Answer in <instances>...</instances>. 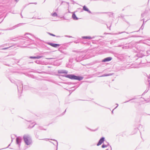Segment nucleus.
<instances>
[{"instance_id": "35", "label": "nucleus", "mask_w": 150, "mask_h": 150, "mask_svg": "<svg viewBox=\"0 0 150 150\" xmlns=\"http://www.w3.org/2000/svg\"><path fill=\"white\" fill-rule=\"evenodd\" d=\"M10 144H9L8 145V146L7 147H6V148H3V149H6V148H8V147H9V146H10Z\"/></svg>"}, {"instance_id": "17", "label": "nucleus", "mask_w": 150, "mask_h": 150, "mask_svg": "<svg viewBox=\"0 0 150 150\" xmlns=\"http://www.w3.org/2000/svg\"><path fill=\"white\" fill-rule=\"evenodd\" d=\"M104 13H107L108 15L110 17H112L113 15V13L112 12H105Z\"/></svg>"}, {"instance_id": "30", "label": "nucleus", "mask_w": 150, "mask_h": 150, "mask_svg": "<svg viewBox=\"0 0 150 150\" xmlns=\"http://www.w3.org/2000/svg\"><path fill=\"white\" fill-rule=\"evenodd\" d=\"M35 125H33L32 126H31V125H29V127L30 128H32L34 127Z\"/></svg>"}, {"instance_id": "46", "label": "nucleus", "mask_w": 150, "mask_h": 150, "mask_svg": "<svg viewBox=\"0 0 150 150\" xmlns=\"http://www.w3.org/2000/svg\"><path fill=\"white\" fill-rule=\"evenodd\" d=\"M113 110H114V109H113V110H112V114H113Z\"/></svg>"}, {"instance_id": "39", "label": "nucleus", "mask_w": 150, "mask_h": 150, "mask_svg": "<svg viewBox=\"0 0 150 150\" xmlns=\"http://www.w3.org/2000/svg\"><path fill=\"white\" fill-rule=\"evenodd\" d=\"M148 91V90H147V91H146H146H145V92H144V93H146V92H147Z\"/></svg>"}, {"instance_id": "43", "label": "nucleus", "mask_w": 150, "mask_h": 150, "mask_svg": "<svg viewBox=\"0 0 150 150\" xmlns=\"http://www.w3.org/2000/svg\"><path fill=\"white\" fill-rule=\"evenodd\" d=\"M65 2L64 1H62V3H61V5L63 3V2Z\"/></svg>"}, {"instance_id": "9", "label": "nucleus", "mask_w": 150, "mask_h": 150, "mask_svg": "<svg viewBox=\"0 0 150 150\" xmlns=\"http://www.w3.org/2000/svg\"><path fill=\"white\" fill-rule=\"evenodd\" d=\"M21 24H19L17 25H15L13 26L11 28H8L7 29L5 30H11L13 29H15V28L18 27Z\"/></svg>"}, {"instance_id": "51", "label": "nucleus", "mask_w": 150, "mask_h": 150, "mask_svg": "<svg viewBox=\"0 0 150 150\" xmlns=\"http://www.w3.org/2000/svg\"><path fill=\"white\" fill-rule=\"evenodd\" d=\"M110 147L111 148V150H112V148H111V146H110Z\"/></svg>"}, {"instance_id": "59", "label": "nucleus", "mask_w": 150, "mask_h": 150, "mask_svg": "<svg viewBox=\"0 0 150 150\" xmlns=\"http://www.w3.org/2000/svg\"><path fill=\"white\" fill-rule=\"evenodd\" d=\"M144 19H142V20H143Z\"/></svg>"}, {"instance_id": "49", "label": "nucleus", "mask_w": 150, "mask_h": 150, "mask_svg": "<svg viewBox=\"0 0 150 150\" xmlns=\"http://www.w3.org/2000/svg\"><path fill=\"white\" fill-rule=\"evenodd\" d=\"M116 104L117 105V106H118V104Z\"/></svg>"}, {"instance_id": "58", "label": "nucleus", "mask_w": 150, "mask_h": 150, "mask_svg": "<svg viewBox=\"0 0 150 150\" xmlns=\"http://www.w3.org/2000/svg\"><path fill=\"white\" fill-rule=\"evenodd\" d=\"M44 139V140H45V139H46V140H47V139Z\"/></svg>"}, {"instance_id": "2", "label": "nucleus", "mask_w": 150, "mask_h": 150, "mask_svg": "<svg viewBox=\"0 0 150 150\" xmlns=\"http://www.w3.org/2000/svg\"><path fill=\"white\" fill-rule=\"evenodd\" d=\"M23 139L26 145H30L32 143V141L31 137L29 135H24L23 137Z\"/></svg>"}, {"instance_id": "26", "label": "nucleus", "mask_w": 150, "mask_h": 150, "mask_svg": "<svg viewBox=\"0 0 150 150\" xmlns=\"http://www.w3.org/2000/svg\"><path fill=\"white\" fill-rule=\"evenodd\" d=\"M35 62L38 64H40V61L39 60H37Z\"/></svg>"}, {"instance_id": "42", "label": "nucleus", "mask_w": 150, "mask_h": 150, "mask_svg": "<svg viewBox=\"0 0 150 150\" xmlns=\"http://www.w3.org/2000/svg\"><path fill=\"white\" fill-rule=\"evenodd\" d=\"M37 19H42V18H37Z\"/></svg>"}, {"instance_id": "19", "label": "nucleus", "mask_w": 150, "mask_h": 150, "mask_svg": "<svg viewBox=\"0 0 150 150\" xmlns=\"http://www.w3.org/2000/svg\"><path fill=\"white\" fill-rule=\"evenodd\" d=\"M112 75V74H104L100 76V77L107 76H111Z\"/></svg>"}, {"instance_id": "23", "label": "nucleus", "mask_w": 150, "mask_h": 150, "mask_svg": "<svg viewBox=\"0 0 150 150\" xmlns=\"http://www.w3.org/2000/svg\"><path fill=\"white\" fill-rule=\"evenodd\" d=\"M125 32H119L118 33H113L112 34V35H117V34H122V33H125Z\"/></svg>"}, {"instance_id": "13", "label": "nucleus", "mask_w": 150, "mask_h": 150, "mask_svg": "<svg viewBox=\"0 0 150 150\" xmlns=\"http://www.w3.org/2000/svg\"><path fill=\"white\" fill-rule=\"evenodd\" d=\"M96 36H94L93 37H91L90 36H83L82 37V38L83 39H92L96 37Z\"/></svg>"}, {"instance_id": "31", "label": "nucleus", "mask_w": 150, "mask_h": 150, "mask_svg": "<svg viewBox=\"0 0 150 150\" xmlns=\"http://www.w3.org/2000/svg\"><path fill=\"white\" fill-rule=\"evenodd\" d=\"M144 14H145V13H142L141 14L142 17H144Z\"/></svg>"}, {"instance_id": "15", "label": "nucleus", "mask_w": 150, "mask_h": 150, "mask_svg": "<svg viewBox=\"0 0 150 150\" xmlns=\"http://www.w3.org/2000/svg\"><path fill=\"white\" fill-rule=\"evenodd\" d=\"M72 18H73V19L74 20H77L78 19L74 13H73L72 14Z\"/></svg>"}, {"instance_id": "47", "label": "nucleus", "mask_w": 150, "mask_h": 150, "mask_svg": "<svg viewBox=\"0 0 150 150\" xmlns=\"http://www.w3.org/2000/svg\"><path fill=\"white\" fill-rule=\"evenodd\" d=\"M117 107H118V106H116V107L114 108V109H116V108H117Z\"/></svg>"}, {"instance_id": "5", "label": "nucleus", "mask_w": 150, "mask_h": 150, "mask_svg": "<svg viewBox=\"0 0 150 150\" xmlns=\"http://www.w3.org/2000/svg\"><path fill=\"white\" fill-rule=\"evenodd\" d=\"M47 44L50 45V46L54 47H59L60 45L59 44L53 43L49 42H47Z\"/></svg>"}, {"instance_id": "50", "label": "nucleus", "mask_w": 150, "mask_h": 150, "mask_svg": "<svg viewBox=\"0 0 150 150\" xmlns=\"http://www.w3.org/2000/svg\"><path fill=\"white\" fill-rule=\"evenodd\" d=\"M47 53L48 52H44L43 54Z\"/></svg>"}, {"instance_id": "16", "label": "nucleus", "mask_w": 150, "mask_h": 150, "mask_svg": "<svg viewBox=\"0 0 150 150\" xmlns=\"http://www.w3.org/2000/svg\"><path fill=\"white\" fill-rule=\"evenodd\" d=\"M139 66L138 64H137V65H134V64H132V65L130 67V68H139Z\"/></svg>"}, {"instance_id": "57", "label": "nucleus", "mask_w": 150, "mask_h": 150, "mask_svg": "<svg viewBox=\"0 0 150 150\" xmlns=\"http://www.w3.org/2000/svg\"><path fill=\"white\" fill-rule=\"evenodd\" d=\"M13 40V41H15V40Z\"/></svg>"}, {"instance_id": "53", "label": "nucleus", "mask_w": 150, "mask_h": 150, "mask_svg": "<svg viewBox=\"0 0 150 150\" xmlns=\"http://www.w3.org/2000/svg\"><path fill=\"white\" fill-rule=\"evenodd\" d=\"M66 111V110H65V111L64 112V113H65Z\"/></svg>"}, {"instance_id": "22", "label": "nucleus", "mask_w": 150, "mask_h": 150, "mask_svg": "<svg viewBox=\"0 0 150 150\" xmlns=\"http://www.w3.org/2000/svg\"><path fill=\"white\" fill-rule=\"evenodd\" d=\"M52 16L53 17H56L57 16V14L56 12H54L52 14Z\"/></svg>"}, {"instance_id": "8", "label": "nucleus", "mask_w": 150, "mask_h": 150, "mask_svg": "<svg viewBox=\"0 0 150 150\" xmlns=\"http://www.w3.org/2000/svg\"><path fill=\"white\" fill-rule=\"evenodd\" d=\"M112 57H108L104 58L102 60V62H105L111 61L112 59Z\"/></svg>"}, {"instance_id": "7", "label": "nucleus", "mask_w": 150, "mask_h": 150, "mask_svg": "<svg viewBox=\"0 0 150 150\" xmlns=\"http://www.w3.org/2000/svg\"><path fill=\"white\" fill-rule=\"evenodd\" d=\"M21 142V138L20 137H18L16 139V144L19 146Z\"/></svg>"}, {"instance_id": "34", "label": "nucleus", "mask_w": 150, "mask_h": 150, "mask_svg": "<svg viewBox=\"0 0 150 150\" xmlns=\"http://www.w3.org/2000/svg\"><path fill=\"white\" fill-rule=\"evenodd\" d=\"M65 36L66 37H69V38H71V36H68V35H65Z\"/></svg>"}, {"instance_id": "45", "label": "nucleus", "mask_w": 150, "mask_h": 150, "mask_svg": "<svg viewBox=\"0 0 150 150\" xmlns=\"http://www.w3.org/2000/svg\"><path fill=\"white\" fill-rule=\"evenodd\" d=\"M66 3H67L68 5H69V2H66Z\"/></svg>"}, {"instance_id": "52", "label": "nucleus", "mask_w": 150, "mask_h": 150, "mask_svg": "<svg viewBox=\"0 0 150 150\" xmlns=\"http://www.w3.org/2000/svg\"><path fill=\"white\" fill-rule=\"evenodd\" d=\"M34 4H37V3H35Z\"/></svg>"}, {"instance_id": "4", "label": "nucleus", "mask_w": 150, "mask_h": 150, "mask_svg": "<svg viewBox=\"0 0 150 150\" xmlns=\"http://www.w3.org/2000/svg\"><path fill=\"white\" fill-rule=\"evenodd\" d=\"M83 52H81L79 53V55H78L76 57V60L77 62H80L81 60L84 59V55H83Z\"/></svg>"}, {"instance_id": "11", "label": "nucleus", "mask_w": 150, "mask_h": 150, "mask_svg": "<svg viewBox=\"0 0 150 150\" xmlns=\"http://www.w3.org/2000/svg\"><path fill=\"white\" fill-rule=\"evenodd\" d=\"M58 72L59 74H66L68 73V71L65 70H59L58 71Z\"/></svg>"}, {"instance_id": "44", "label": "nucleus", "mask_w": 150, "mask_h": 150, "mask_svg": "<svg viewBox=\"0 0 150 150\" xmlns=\"http://www.w3.org/2000/svg\"><path fill=\"white\" fill-rule=\"evenodd\" d=\"M21 18H23V16H22V14H21Z\"/></svg>"}, {"instance_id": "21", "label": "nucleus", "mask_w": 150, "mask_h": 150, "mask_svg": "<svg viewBox=\"0 0 150 150\" xmlns=\"http://www.w3.org/2000/svg\"><path fill=\"white\" fill-rule=\"evenodd\" d=\"M51 140H53L56 141L57 142V149L56 150H57V147H58V143L57 141L55 139H50Z\"/></svg>"}, {"instance_id": "33", "label": "nucleus", "mask_w": 150, "mask_h": 150, "mask_svg": "<svg viewBox=\"0 0 150 150\" xmlns=\"http://www.w3.org/2000/svg\"><path fill=\"white\" fill-rule=\"evenodd\" d=\"M130 99V100H128L127 101L124 102V103H127V102H128L130 101V100H132V99Z\"/></svg>"}, {"instance_id": "55", "label": "nucleus", "mask_w": 150, "mask_h": 150, "mask_svg": "<svg viewBox=\"0 0 150 150\" xmlns=\"http://www.w3.org/2000/svg\"><path fill=\"white\" fill-rule=\"evenodd\" d=\"M75 42L76 43H77V42Z\"/></svg>"}, {"instance_id": "20", "label": "nucleus", "mask_w": 150, "mask_h": 150, "mask_svg": "<svg viewBox=\"0 0 150 150\" xmlns=\"http://www.w3.org/2000/svg\"><path fill=\"white\" fill-rule=\"evenodd\" d=\"M107 145H105L104 144H103L102 146V148H104L107 147L108 146H109V144L108 143H107Z\"/></svg>"}, {"instance_id": "56", "label": "nucleus", "mask_w": 150, "mask_h": 150, "mask_svg": "<svg viewBox=\"0 0 150 150\" xmlns=\"http://www.w3.org/2000/svg\"><path fill=\"white\" fill-rule=\"evenodd\" d=\"M106 150H109L108 149H106Z\"/></svg>"}, {"instance_id": "24", "label": "nucleus", "mask_w": 150, "mask_h": 150, "mask_svg": "<svg viewBox=\"0 0 150 150\" xmlns=\"http://www.w3.org/2000/svg\"><path fill=\"white\" fill-rule=\"evenodd\" d=\"M38 129L40 130H46V129H44L42 127L40 126H39L38 127Z\"/></svg>"}, {"instance_id": "36", "label": "nucleus", "mask_w": 150, "mask_h": 150, "mask_svg": "<svg viewBox=\"0 0 150 150\" xmlns=\"http://www.w3.org/2000/svg\"><path fill=\"white\" fill-rule=\"evenodd\" d=\"M50 142L52 143V144H54H54L52 142H51V141H50Z\"/></svg>"}, {"instance_id": "29", "label": "nucleus", "mask_w": 150, "mask_h": 150, "mask_svg": "<svg viewBox=\"0 0 150 150\" xmlns=\"http://www.w3.org/2000/svg\"><path fill=\"white\" fill-rule=\"evenodd\" d=\"M9 47H7L4 48H2V49L3 50H6V49H8Z\"/></svg>"}, {"instance_id": "40", "label": "nucleus", "mask_w": 150, "mask_h": 150, "mask_svg": "<svg viewBox=\"0 0 150 150\" xmlns=\"http://www.w3.org/2000/svg\"><path fill=\"white\" fill-rule=\"evenodd\" d=\"M15 0V1L16 2H18V1H19V0Z\"/></svg>"}, {"instance_id": "41", "label": "nucleus", "mask_w": 150, "mask_h": 150, "mask_svg": "<svg viewBox=\"0 0 150 150\" xmlns=\"http://www.w3.org/2000/svg\"><path fill=\"white\" fill-rule=\"evenodd\" d=\"M71 1L72 2H74V1L73 0H71Z\"/></svg>"}, {"instance_id": "3", "label": "nucleus", "mask_w": 150, "mask_h": 150, "mask_svg": "<svg viewBox=\"0 0 150 150\" xmlns=\"http://www.w3.org/2000/svg\"><path fill=\"white\" fill-rule=\"evenodd\" d=\"M18 92L21 91L23 88V86L22 82L20 81H18L16 83Z\"/></svg>"}, {"instance_id": "18", "label": "nucleus", "mask_w": 150, "mask_h": 150, "mask_svg": "<svg viewBox=\"0 0 150 150\" xmlns=\"http://www.w3.org/2000/svg\"><path fill=\"white\" fill-rule=\"evenodd\" d=\"M117 40H112L111 41H110V44L112 45L114 43L117 42Z\"/></svg>"}, {"instance_id": "48", "label": "nucleus", "mask_w": 150, "mask_h": 150, "mask_svg": "<svg viewBox=\"0 0 150 150\" xmlns=\"http://www.w3.org/2000/svg\"><path fill=\"white\" fill-rule=\"evenodd\" d=\"M10 81H11V82H12V83L13 82L12 81L10 80Z\"/></svg>"}, {"instance_id": "54", "label": "nucleus", "mask_w": 150, "mask_h": 150, "mask_svg": "<svg viewBox=\"0 0 150 150\" xmlns=\"http://www.w3.org/2000/svg\"><path fill=\"white\" fill-rule=\"evenodd\" d=\"M140 126L142 127V125H140Z\"/></svg>"}, {"instance_id": "38", "label": "nucleus", "mask_w": 150, "mask_h": 150, "mask_svg": "<svg viewBox=\"0 0 150 150\" xmlns=\"http://www.w3.org/2000/svg\"><path fill=\"white\" fill-rule=\"evenodd\" d=\"M88 129H89V130H91L92 131H95V130H91V129H89V128H88Z\"/></svg>"}, {"instance_id": "25", "label": "nucleus", "mask_w": 150, "mask_h": 150, "mask_svg": "<svg viewBox=\"0 0 150 150\" xmlns=\"http://www.w3.org/2000/svg\"><path fill=\"white\" fill-rule=\"evenodd\" d=\"M48 34L51 35V36H56L55 35H54L53 34H52V33H48ZM57 37H60V36H56Z\"/></svg>"}, {"instance_id": "14", "label": "nucleus", "mask_w": 150, "mask_h": 150, "mask_svg": "<svg viewBox=\"0 0 150 150\" xmlns=\"http://www.w3.org/2000/svg\"><path fill=\"white\" fill-rule=\"evenodd\" d=\"M83 9L84 10L88 12V13H91V12L88 9V8L85 6H84L83 7Z\"/></svg>"}, {"instance_id": "27", "label": "nucleus", "mask_w": 150, "mask_h": 150, "mask_svg": "<svg viewBox=\"0 0 150 150\" xmlns=\"http://www.w3.org/2000/svg\"><path fill=\"white\" fill-rule=\"evenodd\" d=\"M57 58L56 57L55 58H46V59H56Z\"/></svg>"}, {"instance_id": "12", "label": "nucleus", "mask_w": 150, "mask_h": 150, "mask_svg": "<svg viewBox=\"0 0 150 150\" xmlns=\"http://www.w3.org/2000/svg\"><path fill=\"white\" fill-rule=\"evenodd\" d=\"M42 57V56H30L29 57V58L30 59H39L40 58H41Z\"/></svg>"}, {"instance_id": "28", "label": "nucleus", "mask_w": 150, "mask_h": 150, "mask_svg": "<svg viewBox=\"0 0 150 150\" xmlns=\"http://www.w3.org/2000/svg\"><path fill=\"white\" fill-rule=\"evenodd\" d=\"M148 81L149 82V84L150 85V78L149 77H148Z\"/></svg>"}, {"instance_id": "32", "label": "nucleus", "mask_w": 150, "mask_h": 150, "mask_svg": "<svg viewBox=\"0 0 150 150\" xmlns=\"http://www.w3.org/2000/svg\"><path fill=\"white\" fill-rule=\"evenodd\" d=\"M144 22H143V23L142 24V26H141V28L142 29L143 28V25H144Z\"/></svg>"}, {"instance_id": "37", "label": "nucleus", "mask_w": 150, "mask_h": 150, "mask_svg": "<svg viewBox=\"0 0 150 150\" xmlns=\"http://www.w3.org/2000/svg\"><path fill=\"white\" fill-rule=\"evenodd\" d=\"M147 52L148 53L150 54V51H148Z\"/></svg>"}, {"instance_id": "6", "label": "nucleus", "mask_w": 150, "mask_h": 150, "mask_svg": "<svg viewBox=\"0 0 150 150\" xmlns=\"http://www.w3.org/2000/svg\"><path fill=\"white\" fill-rule=\"evenodd\" d=\"M105 138L104 137H101L100 139L99 140L98 143L97 145L98 146H99L101 145L102 143H103L104 141Z\"/></svg>"}, {"instance_id": "10", "label": "nucleus", "mask_w": 150, "mask_h": 150, "mask_svg": "<svg viewBox=\"0 0 150 150\" xmlns=\"http://www.w3.org/2000/svg\"><path fill=\"white\" fill-rule=\"evenodd\" d=\"M143 51H140L139 53L137 54V56L139 58H142L144 56H145L144 54L142 53Z\"/></svg>"}, {"instance_id": "1", "label": "nucleus", "mask_w": 150, "mask_h": 150, "mask_svg": "<svg viewBox=\"0 0 150 150\" xmlns=\"http://www.w3.org/2000/svg\"><path fill=\"white\" fill-rule=\"evenodd\" d=\"M63 76L69 78L71 79L77 80L79 81L82 80L83 78V77L79 76H77L74 74L64 75Z\"/></svg>"}]
</instances>
